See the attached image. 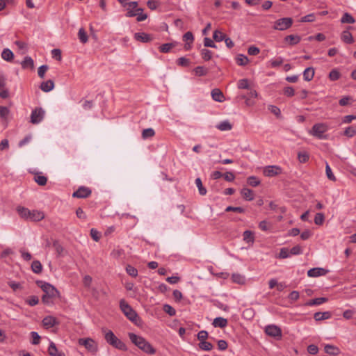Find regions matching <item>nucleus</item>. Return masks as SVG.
<instances>
[{"instance_id":"5fc2aeb1","label":"nucleus","mask_w":356,"mask_h":356,"mask_svg":"<svg viewBox=\"0 0 356 356\" xmlns=\"http://www.w3.org/2000/svg\"><path fill=\"white\" fill-rule=\"evenodd\" d=\"M356 134V129L353 127H348L344 131V135L348 137H353Z\"/></svg>"},{"instance_id":"412c9836","label":"nucleus","mask_w":356,"mask_h":356,"mask_svg":"<svg viewBox=\"0 0 356 356\" xmlns=\"http://www.w3.org/2000/svg\"><path fill=\"white\" fill-rule=\"evenodd\" d=\"M44 218V214L43 212L33 210L31 211V215L29 217V220L33 221H40Z\"/></svg>"},{"instance_id":"f3484780","label":"nucleus","mask_w":356,"mask_h":356,"mask_svg":"<svg viewBox=\"0 0 356 356\" xmlns=\"http://www.w3.org/2000/svg\"><path fill=\"white\" fill-rule=\"evenodd\" d=\"M227 320L226 318H224L222 317H217L214 318L212 325L215 327H220L224 328L227 325Z\"/></svg>"},{"instance_id":"473e14b6","label":"nucleus","mask_w":356,"mask_h":356,"mask_svg":"<svg viewBox=\"0 0 356 356\" xmlns=\"http://www.w3.org/2000/svg\"><path fill=\"white\" fill-rule=\"evenodd\" d=\"M198 346L201 350L206 351L211 350L213 348V346L211 343L206 341H200L198 344Z\"/></svg>"},{"instance_id":"bf43d9fd","label":"nucleus","mask_w":356,"mask_h":356,"mask_svg":"<svg viewBox=\"0 0 356 356\" xmlns=\"http://www.w3.org/2000/svg\"><path fill=\"white\" fill-rule=\"evenodd\" d=\"M184 41L192 43L194 40V37L191 31L186 32L183 36Z\"/></svg>"},{"instance_id":"f704fd0d","label":"nucleus","mask_w":356,"mask_h":356,"mask_svg":"<svg viewBox=\"0 0 356 356\" xmlns=\"http://www.w3.org/2000/svg\"><path fill=\"white\" fill-rule=\"evenodd\" d=\"M78 36L81 43L85 44L88 42V35L83 28L79 30Z\"/></svg>"},{"instance_id":"052dcab7","label":"nucleus","mask_w":356,"mask_h":356,"mask_svg":"<svg viewBox=\"0 0 356 356\" xmlns=\"http://www.w3.org/2000/svg\"><path fill=\"white\" fill-rule=\"evenodd\" d=\"M177 63L178 65L184 66V67H187V66L189 65L190 61H189L188 59H187V58H186L184 57H181V58L177 59Z\"/></svg>"},{"instance_id":"393cba45","label":"nucleus","mask_w":356,"mask_h":356,"mask_svg":"<svg viewBox=\"0 0 356 356\" xmlns=\"http://www.w3.org/2000/svg\"><path fill=\"white\" fill-rule=\"evenodd\" d=\"M52 245L56 252L57 256L58 257L62 256L65 249L63 247V245H61V243L59 242V241L54 240Z\"/></svg>"},{"instance_id":"dca6fc26","label":"nucleus","mask_w":356,"mask_h":356,"mask_svg":"<svg viewBox=\"0 0 356 356\" xmlns=\"http://www.w3.org/2000/svg\"><path fill=\"white\" fill-rule=\"evenodd\" d=\"M341 39L343 42L346 44H352L354 42L353 37L348 29L343 31L341 33Z\"/></svg>"},{"instance_id":"a18cd8bd","label":"nucleus","mask_w":356,"mask_h":356,"mask_svg":"<svg viewBox=\"0 0 356 356\" xmlns=\"http://www.w3.org/2000/svg\"><path fill=\"white\" fill-rule=\"evenodd\" d=\"M174 47L175 44L172 43H165L159 47V50L162 53H168Z\"/></svg>"},{"instance_id":"8fccbe9b","label":"nucleus","mask_w":356,"mask_h":356,"mask_svg":"<svg viewBox=\"0 0 356 356\" xmlns=\"http://www.w3.org/2000/svg\"><path fill=\"white\" fill-rule=\"evenodd\" d=\"M232 278V280L234 282H236V283H238L240 284H243L245 282L244 277L240 274H233Z\"/></svg>"},{"instance_id":"7ed1b4c3","label":"nucleus","mask_w":356,"mask_h":356,"mask_svg":"<svg viewBox=\"0 0 356 356\" xmlns=\"http://www.w3.org/2000/svg\"><path fill=\"white\" fill-rule=\"evenodd\" d=\"M120 307L122 312L129 321L136 325H138V322L140 321V318L138 317L136 311L134 310L133 308L124 299H122L120 301Z\"/></svg>"},{"instance_id":"2eb2a0df","label":"nucleus","mask_w":356,"mask_h":356,"mask_svg":"<svg viewBox=\"0 0 356 356\" xmlns=\"http://www.w3.org/2000/svg\"><path fill=\"white\" fill-rule=\"evenodd\" d=\"M211 97L213 100L222 102L225 100V96L222 91L218 88H214L211 91Z\"/></svg>"},{"instance_id":"de8ad7c7","label":"nucleus","mask_w":356,"mask_h":356,"mask_svg":"<svg viewBox=\"0 0 356 356\" xmlns=\"http://www.w3.org/2000/svg\"><path fill=\"white\" fill-rule=\"evenodd\" d=\"M247 182L249 185L255 187L260 184V181L254 176L249 177L247 179Z\"/></svg>"},{"instance_id":"1a4fd4ad","label":"nucleus","mask_w":356,"mask_h":356,"mask_svg":"<svg viewBox=\"0 0 356 356\" xmlns=\"http://www.w3.org/2000/svg\"><path fill=\"white\" fill-rule=\"evenodd\" d=\"M275 29L284 31L289 28V17H284L277 20L273 27Z\"/></svg>"},{"instance_id":"c85d7f7f","label":"nucleus","mask_w":356,"mask_h":356,"mask_svg":"<svg viewBox=\"0 0 356 356\" xmlns=\"http://www.w3.org/2000/svg\"><path fill=\"white\" fill-rule=\"evenodd\" d=\"M34 180L40 186H44L47 182V177L42 175L41 173H36Z\"/></svg>"},{"instance_id":"4c0bfd02","label":"nucleus","mask_w":356,"mask_h":356,"mask_svg":"<svg viewBox=\"0 0 356 356\" xmlns=\"http://www.w3.org/2000/svg\"><path fill=\"white\" fill-rule=\"evenodd\" d=\"M155 135V131L152 128L145 129L142 132V137L143 139L152 138Z\"/></svg>"},{"instance_id":"a19ab883","label":"nucleus","mask_w":356,"mask_h":356,"mask_svg":"<svg viewBox=\"0 0 356 356\" xmlns=\"http://www.w3.org/2000/svg\"><path fill=\"white\" fill-rule=\"evenodd\" d=\"M248 58L243 54L238 55V57L236 58V63L238 65H245L248 63Z\"/></svg>"},{"instance_id":"39448f33","label":"nucleus","mask_w":356,"mask_h":356,"mask_svg":"<svg viewBox=\"0 0 356 356\" xmlns=\"http://www.w3.org/2000/svg\"><path fill=\"white\" fill-rule=\"evenodd\" d=\"M78 343L90 353H96L98 350L97 343L92 338H81Z\"/></svg>"},{"instance_id":"20e7f679","label":"nucleus","mask_w":356,"mask_h":356,"mask_svg":"<svg viewBox=\"0 0 356 356\" xmlns=\"http://www.w3.org/2000/svg\"><path fill=\"white\" fill-rule=\"evenodd\" d=\"M105 339L108 343L120 350H127L126 344L119 339L111 330L105 334Z\"/></svg>"},{"instance_id":"37998d69","label":"nucleus","mask_w":356,"mask_h":356,"mask_svg":"<svg viewBox=\"0 0 356 356\" xmlns=\"http://www.w3.org/2000/svg\"><path fill=\"white\" fill-rule=\"evenodd\" d=\"M195 73L197 76H204L208 73V70L203 66H197L194 69Z\"/></svg>"},{"instance_id":"3c124183","label":"nucleus","mask_w":356,"mask_h":356,"mask_svg":"<svg viewBox=\"0 0 356 356\" xmlns=\"http://www.w3.org/2000/svg\"><path fill=\"white\" fill-rule=\"evenodd\" d=\"M225 211L226 212L234 211V212L242 213L245 212V209L241 207L229 206L225 209Z\"/></svg>"},{"instance_id":"a211bd4d","label":"nucleus","mask_w":356,"mask_h":356,"mask_svg":"<svg viewBox=\"0 0 356 356\" xmlns=\"http://www.w3.org/2000/svg\"><path fill=\"white\" fill-rule=\"evenodd\" d=\"M325 352L330 355H337L340 353V350L338 347L327 344L324 347Z\"/></svg>"},{"instance_id":"ddd939ff","label":"nucleus","mask_w":356,"mask_h":356,"mask_svg":"<svg viewBox=\"0 0 356 356\" xmlns=\"http://www.w3.org/2000/svg\"><path fill=\"white\" fill-rule=\"evenodd\" d=\"M280 172L281 168L277 166H268L264 170V174L266 177H273Z\"/></svg>"},{"instance_id":"e433bc0d","label":"nucleus","mask_w":356,"mask_h":356,"mask_svg":"<svg viewBox=\"0 0 356 356\" xmlns=\"http://www.w3.org/2000/svg\"><path fill=\"white\" fill-rule=\"evenodd\" d=\"M226 35L218 30H216L213 38L216 42H221L225 39Z\"/></svg>"},{"instance_id":"bb28decb","label":"nucleus","mask_w":356,"mask_h":356,"mask_svg":"<svg viewBox=\"0 0 356 356\" xmlns=\"http://www.w3.org/2000/svg\"><path fill=\"white\" fill-rule=\"evenodd\" d=\"M22 67L24 69L29 67L33 70L34 68L33 60L29 56H26L24 60L22 62Z\"/></svg>"},{"instance_id":"ea45409f","label":"nucleus","mask_w":356,"mask_h":356,"mask_svg":"<svg viewBox=\"0 0 356 356\" xmlns=\"http://www.w3.org/2000/svg\"><path fill=\"white\" fill-rule=\"evenodd\" d=\"M325 221V216L323 213H317L314 217V223L317 225H321Z\"/></svg>"},{"instance_id":"7c9ffc66","label":"nucleus","mask_w":356,"mask_h":356,"mask_svg":"<svg viewBox=\"0 0 356 356\" xmlns=\"http://www.w3.org/2000/svg\"><path fill=\"white\" fill-rule=\"evenodd\" d=\"M17 211L22 218L25 219H29L31 215V211L26 208L18 207Z\"/></svg>"},{"instance_id":"5701e85b","label":"nucleus","mask_w":356,"mask_h":356,"mask_svg":"<svg viewBox=\"0 0 356 356\" xmlns=\"http://www.w3.org/2000/svg\"><path fill=\"white\" fill-rule=\"evenodd\" d=\"M327 301V298H324V297L317 298L309 300L308 302H306L305 305H307V306L319 305L326 302Z\"/></svg>"},{"instance_id":"f8f14e48","label":"nucleus","mask_w":356,"mask_h":356,"mask_svg":"<svg viewBox=\"0 0 356 356\" xmlns=\"http://www.w3.org/2000/svg\"><path fill=\"white\" fill-rule=\"evenodd\" d=\"M58 324V321L57 319L52 316H48L43 318L42 320V325L46 329H49L50 327H54L56 325Z\"/></svg>"},{"instance_id":"58836bf2","label":"nucleus","mask_w":356,"mask_h":356,"mask_svg":"<svg viewBox=\"0 0 356 356\" xmlns=\"http://www.w3.org/2000/svg\"><path fill=\"white\" fill-rule=\"evenodd\" d=\"M195 184L197 187L198 188L199 193L202 195H204L207 193V189L203 186L202 182L200 178H197L195 179Z\"/></svg>"},{"instance_id":"f257e3e1","label":"nucleus","mask_w":356,"mask_h":356,"mask_svg":"<svg viewBox=\"0 0 356 356\" xmlns=\"http://www.w3.org/2000/svg\"><path fill=\"white\" fill-rule=\"evenodd\" d=\"M38 286L43 291L42 302L45 305L53 304L56 298L60 297L59 291L51 284L38 280L36 282Z\"/></svg>"},{"instance_id":"774afa93","label":"nucleus","mask_w":356,"mask_h":356,"mask_svg":"<svg viewBox=\"0 0 356 356\" xmlns=\"http://www.w3.org/2000/svg\"><path fill=\"white\" fill-rule=\"evenodd\" d=\"M289 250L286 248H283L281 249L280 252L278 255V257L280 259H285L289 257Z\"/></svg>"},{"instance_id":"c03bdc74","label":"nucleus","mask_w":356,"mask_h":356,"mask_svg":"<svg viewBox=\"0 0 356 356\" xmlns=\"http://www.w3.org/2000/svg\"><path fill=\"white\" fill-rule=\"evenodd\" d=\"M136 13H138L136 15L137 16V21L138 22H142V21H144L145 19H146L147 18V14H144L143 13V9L141 8H136Z\"/></svg>"},{"instance_id":"423d86ee","label":"nucleus","mask_w":356,"mask_h":356,"mask_svg":"<svg viewBox=\"0 0 356 356\" xmlns=\"http://www.w3.org/2000/svg\"><path fill=\"white\" fill-rule=\"evenodd\" d=\"M327 131V126L324 123L315 124L310 133L318 138H323V134Z\"/></svg>"},{"instance_id":"aec40b11","label":"nucleus","mask_w":356,"mask_h":356,"mask_svg":"<svg viewBox=\"0 0 356 356\" xmlns=\"http://www.w3.org/2000/svg\"><path fill=\"white\" fill-rule=\"evenodd\" d=\"M331 313L330 312H316L314 314V318L316 321H323V320H326V319H329L331 318Z\"/></svg>"},{"instance_id":"864d4df0","label":"nucleus","mask_w":356,"mask_h":356,"mask_svg":"<svg viewBox=\"0 0 356 356\" xmlns=\"http://www.w3.org/2000/svg\"><path fill=\"white\" fill-rule=\"evenodd\" d=\"M329 78L331 81H337L340 78V73L337 70L334 69L330 71Z\"/></svg>"},{"instance_id":"72a5a7b5","label":"nucleus","mask_w":356,"mask_h":356,"mask_svg":"<svg viewBox=\"0 0 356 356\" xmlns=\"http://www.w3.org/2000/svg\"><path fill=\"white\" fill-rule=\"evenodd\" d=\"M341 22L342 24H345V23L353 24L355 22V20L351 15H350L348 13H345L341 19Z\"/></svg>"},{"instance_id":"0e129e2a","label":"nucleus","mask_w":356,"mask_h":356,"mask_svg":"<svg viewBox=\"0 0 356 356\" xmlns=\"http://www.w3.org/2000/svg\"><path fill=\"white\" fill-rule=\"evenodd\" d=\"M147 6L152 10H154L158 8L159 3L156 0H149L147 2Z\"/></svg>"},{"instance_id":"9b49d317","label":"nucleus","mask_w":356,"mask_h":356,"mask_svg":"<svg viewBox=\"0 0 356 356\" xmlns=\"http://www.w3.org/2000/svg\"><path fill=\"white\" fill-rule=\"evenodd\" d=\"M265 332L267 335L270 337H280L281 336V330L273 325H268L266 327Z\"/></svg>"},{"instance_id":"6e6d98bb","label":"nucleus","mask_w":356,"mask_h":356,"mask_svg":"<svg viewBox=\"0 0 356 356\" xmlns=\"http://www.w3.org/2000/svg\"><path fill=\"white\" fill-rule=\"evenodd\" d=\"M10 113L9 109L6 106H0V117L3 119H6Z\"/></svg>"},{"instance_id":"6ab92c4d","label":"nucleus","mask_w":356,"mask_h":356,"mask_svg":"<svg viewBox=\"0 0 356 356\" xmlns=\"http://www.w3.org/2000/svg\"><path fill=\"white\" fill-rule=\"evenodd\" d=\"M48 353L50 356H65L62 352H58L56 344L54 342H51L48 348Z\"/></svg>"},{"instance_id":"0eeeda50","label":"nucleus","mask_w":356,"mask_h":356,"mask_svg":"<svg viewBox=\"0 0 356 356\" xmlns=\"http://www.w3.org/2000/svg\"><path fill=\"white\" fill-rule=\"evenodd\" d=\"M44 111L42 108H36L31 115V123L35 124L40 122L44 118Z\"/></svg>"},{"instance_id":"e2e57ef3","label":"nucleus","mask_w":356,"mask_h":356,"mask_svg":"<svg viewBox=\"0 0 356 356\" xmlns=\"http://www.w3.org/2000/svg\"><path fill=\"white\" fill-rule=\"evenodd\" d=\"M238 87L240 89H248L249 88L248 80L246 79L239 80Z\"/></svg>"},{"instance_id":"c756f323","label":"nucleus","mask_w":356,"mask_h":356,"mask_svg":"<svg viewBox=\"0 0 356 356\" xmlns=\"http://www.w3.org/2000/svg\"><path fill=\"white\" fill-rule=\"evenodd\" d=\"M216 127L218 129L222 131H229L232 129V125L229 121L225 120V121L221 122L220 124H218L216 126Z\"/></svg>"},{"instance_id":"f03ea898","label":"nucleus","mask_w":356,"mask_h":356,"mask_svg":"<svg viewBox=\"0 0 356 356\" xmlns=\"http://www.w3.org/2000/svg\"><path fill=\"white\" fill-rule=\"evenodd\" d=\"M128 336L131 343L144 353L149 355L156 353V349L143 337L133 332H129Z\"/></svg>"},{"instance_id":"2f4dec72","label":"nucleus","mask_w":356,"mask_h":356,"mask_svg":"<svg viewBox=\"0 0 356 356\" xmlns=\"http://www.w3.org/2000/svg\"><path fill=\"white\" fill-rule=\"evenodd\" d=\"M31 269L35 273L40 274L42 270V266L39 261L35 260L32 262Z\"/></svg>"},{"instance_id":"4468645a","label":"nucleus","mask_w":356,"mask_h":356,"mask_svg":"<svg viewBox=\"0 0 356 356\" xmlns=\"http://www.w3.org/2000/svg\"><path fill=\"white\" fill-rule=\"evenodd\" d=\"M134 38L137 41H140L142 42H149L152 40L153 38L152 35L141 32V33H136L134 34Z\"/></svg>"},{"instance_id":"b1692460","label":"nucleus","mask_w":356,"mask_h":356,"mask_svg":"<svg viewBox=\"0 0 356 356\" xmlns=\"http://www.w3.org/2000/svg\"><path fill=\"white\" fill-rule=\"evenodd\" d=\"M241 194L246 200L251 201L254 199L253 191L248 188H243Z\"/></svg>"},{"instance_id":"4d7b16f0","label":"nucleus","mask_w":356,"mask_h":356,"mask_svg":"<svg viewBox=\"0 0 356 356\" xmlns=\"http://www.w3.org/2000/svg\"><path fill=\"white\" fill-rule=\"evenodd\" d=\"M26 302L30 305V306H35L36 305L38 302H39V299L38 298V296H32L31 297H29L26 300Z\"/></svg>"},{"instance_id":"680f3d73","label":"nucleus","mask_w":356,"mask_h":356,"mask_svg":"<svg viewBox=\"0 0 356 356\" xmlns=\"http://www.w3.org/2000/svg\"><path fill=\"white\" fill-rule=\"evenodd\" d=\"M48 68V66L46 65H43L39 67L38 74L41 79H43L44 77L45 72L47 71Z\"/></svg>"},{"instance_id":"9d476101","label":"nucleus","mask_w":356,"mask_h":356,"mask_svg":"<svg viewBox=\"0 0 356 356\" xmlns=\"http://www.w3.org/2000/svg\"><path fill=\"white\" fill-rule=\"evenodd\" d=\"M328 273V270L323 268H313L307 271V275L311 277H316L325 275Z\"/></svg>"},{"instance_id":"49530a36","label":"nucleus","mask_w":356,"mask_h":356,"mask_svg":"<svg viewBox=\"0 0 356 356\" xmlns=\"http://www.w3.org/2000/svg\"><path fill=\"white\" fill-rule=\"evenodd\" d=\"M126 271L130 276L133 277H136L138 275V270L131 265L127 266Z\"/></svg>"},{"instance_id":"6e6552de","label":"nucleus","mask_w":356,"mask_h":356,"mask_svg":"<svg viewBox=\"0 0 356 356\" xmlns=\"http://www.w3.org/2000/svg\"><path fill=\"white\" fill-rule=\"evenodd\" d=\"M91 193L92 191L89 188L81 186L73 193L72 196L77 198H86L88 197Z\"/></svg>"},{"instance_id":"69168bd1","label":"nucleus","mask_w":356,"mask_h":356,"mask_svg":"<svg viewBox=\"0 0 356 356\" xmlns=\"http://www.w3.org/2000/svg\"><path fill=\"white\" fill-rule=\"evenodd\" d=\"M307 352L311 355H316L318 352V348L314 344L309 345L307 347Z\"/></svg>"},{"instance_id":"338daca9","label":"nucleus","mask_w":356,"mask_h":356,"mask_svg":"<svg viewBox=\"0 0 356 356\" xmlns=\"http://www.w3.org/2000/svg\"><path fill=\"white\" fill-rule=\"evenodd\" d=\"M315 20V15L313 13L309 14L302 17L301 22H312Z\"/></svg>"},{"instance_id":"603ef678","label":"nucleus","mask_w":356,"mask_h":356,"mask_svg":"<svg viewBox=\"0 0 356 356\" xmlns=\"http://www.w3.org/2000/svg\"><path fill=\"white\" fill-rule=\"evenodd\" d=\"M163 309V311L168 314H169L170 316H173L176 314L175 309L169 305H164Z\"/></svg>"},{"instance_id":"a878e982","label":"nucleus","mask_w":356,"mask_h":356,"mask_svg":"<svg viewBox=\"0 0 356 356\" xmlns=\"http://www.w3.org/2000/svg\"><path fill=\"white\" fill-rule=\"evenodd\" d=\"M1 57L3 60L10 62L14 58V54L9 49H4L1 53Z\"/></svg>"},{"instance_id":"13d9d810","label":"nucleus","mask_w":356,"mask_h":356,"mask_svg":"<svg viewBox=\"0 0 356 356\" xmlns=\"http://www.w3.org/2000/svg\"><path fill=\"white\" fill-rule=\"evenodd\" d=\"M325 172H326V175L330 180H332V181L336 180V178H335L334 175H333L330 165L327 163H326Z\"/></svg>"},{"instance_id":"c9c22d12","label":"nucleus","mask_w":356,"mask_h":356,"mask_svg":"<svg viewBox=\"0 0 356 356\" xmlns=\"http://www.w3.org/2000/svg\"><path fill=\"white\" fill-rule=\"evenodd\" d=\"M243 241H245L247 243L251 242L253 243L254 238V234L252 232L246 230L243 232Z\"/></svg>"},{"instance_id":"cd10ccee","label":"nucleus","mask_w":356,"mask_h":356,"mask_svg":"<svg viewBox=\"0 0 356 356\" xmlns=\"http://www.w3.org/2000/svg\"><path fill=\"white\" fill-rule=\"evenodd\" d=\"M314 76V70L313 67H307L303 72V77L305 81H311Z\"/></svg>"},{"instance_id":"4be33fe9","label":"nucleus","mask_w":356,"mask_h":356,"mask_svg":"<svg viewBox=\"0 0 356 356\" xmlns=\"http://www.w3.org/2000/svg\"><path fill=\"white\" fill-rule=\"evenodd\" d=\"M40 89L44 92H49L54 88V83L49 79L47 81L42 82L40 86Z\"/></svg>"},{"instance_id":"79ce46f5","label":"nucleus","mask_w":356,"mask_h":356,"mask_svg":"<svg viewBox=\"0 0 356 356\" xmlns=\"http://www.w3.org/2000/svg\"><path fill=\"white\" fill-rule=\"evenodd\" d=\"M201 55L202 58L206 61L211 60L212 58V52L207 49H202L201 50Z\"/></svg>"},{"instance_id":"09e8293b","label":"nucleus","mask_w":356,"mask_h":356,"mask_svg":"<svg viewBox=\"0 0 356 356\" xmlns=\"http://www.w3.org/2000/svg\"><path fill=\"white\" fill-rule=\"evenodd\" d=\"M298 159L300 163H305L309 159V154L306 152H300L298 154Z\"/></svg>"}]
</instances>
